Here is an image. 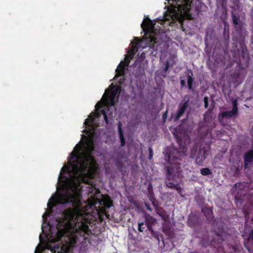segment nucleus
<instances>
[{
  "label": "nucleus",
  "instance_id": "2",
  "mask_svg": "<svg viewBox=\"0 0 253 253\" xmlns=\"http://www.w3.org/2000/svg\"><path fill=\"white\" fill-rule=\"evenodd\" d=\"M94 150V146L92 142L87 144L85 151L82 154L80 159L73 162V169L75 175L79 174H87L92 166L95 163L94 157L92 153Z\"/></svg>",
  "mask_w": 253,
  "mask_h": 253
},
{
  "label": "nucleus",
  "instance_id": "35",
  "mask_svg": "<svg viewBox=\"0 0 253 253\" xmlns=\"http://www.w3.org/2000/svg\"><path fill=\"white\" fill-rule=\"evenodd\" d=\"M180 85H181V88H183V87L186 86V82L184 80H183V79L180 80Z\"/></svg>",
  "mask_w": 253,
  "mask_h": 253
},
{
  "label": "nucleus",
  "instance_id": "42",
  "mask_svg": "<svg viewBox=\"0 0 253 253\" xmlns=\"http://www.w3.org/2000/svg\"><path fill=\"white\" fill-rule=\"evenodd\" d=\"M53 205H54L56 203V201L55 199L52 200Z\"/></svg>",
  "mask_w": 253,
  "mask_h": 253
},
{
  "label": "nucleus",
  "instance_id": "18",
  "mask_svg": "<svg viewBox=\"0 0 253 253\" xmlns=\"http://www.w3.org/2000/svg\"><path fill=\"white\" fill-rule=\"evenodd\" d=\"M121 87L118 86L109 95V99L111 106H115V98L117 94L120 91Z\"/></svg>",
  "mask_w": 253,
  "mask_h": 253
},
{
  "label": "nucleus",
  "instance_id": "9",
  "mask_svg": "<svg viewBox=\"0 0 253 253\" xmlns=\"http://www.w3.org/2000/svg\"><path fill=\"white\" fill-rule=\"evenodd\" d=\"M100 205L103 207L100 208L98 213L101 212L102 214H106V210L109 209L112 206V201L111 198L108 196L106 198H104L100 201Z\"/></svg>",
  "mask_w": 253,
  "mask_h": 253
},
{
  "label": "nucleus",
  "instance_id": "8",
  "mask_svg": "<svg viewBox=\"0 0 253 253\" xmlns=\"http://www.w3.org/2000/svg\"><path fill=\"white\" fill-rule=\"evenodd\" d=\"M178 7L180 10H183L186 14H188L191 9L196 7L198 0H174Z\"/></svg>",
  "mask_w": 253,
  "mask_h": 253
},
{
  "label": "nucleus",
  "instance_id": "31",
  "mask_svg": "<svg viewBox=\"0 0 253 253\" xmlns=\"http://www.w3.org/2000/svg\"><path fill=\"white\" fill-rule=\"evenodd\" d=\"M204 105L206 108H207L209 106V98L207 96H206L204 98Z\"/></svg>",
  "mask_w": 253,
  "mask_h": 253
},
{
  "label": "nucleus",
  "instance_id": "16",
  "mask_svg": "<svg viewBox=\"0 0 253 253\" xmlns=\"http://www.w3.org/2000/svg\"><path fill=\"white\" fill-rule=\"evenodd\" d=\"M122 124L121 122H119L118 123V132L119 134V137L120 138V141H121V146L123 147L125 145V138L124 136L123 131L122 128Z\"/></svg>",
  "mask_w": 253,
  "mask_h": 253
},
{
  "label": "nucleus",
  "instance_id": "5",
  "mask_svg": "<svg viewBox=\"0 0 253 253\" xmlns=\"http://www.w3.org/2000/svg\"><path fill=\"white\" fill-rule=\"evenodd\" d=\"M231 53L233 56V61L241 68H243L244 65L247 66L249 64L250 57L246 47L242 46L241 54L238 49L231 50Z\"/></svg>",
  "mask_w": 253,
  "mask_h": 253
},
{
  "label": "nucleus",
  "instance_id": "43",
  "mask_svg": "<svg viewBox=\"0 0 253 253\" xmlns=\"http://www.w3.org/2000/svg\"><path fill=\"white\" fill-rule=\"evenodd\" d=\"M217 235H218V236H220L221 235H220V232H218V233H217Z\"/></svg>",
  "mask_w": 253,
  "mask_h": 253
},
{
  "label": "nucleus",
  "instance_id": "6",
  "mask_svg": "<svg viewBox=\"0 0 253 253\" xmlns=\"http://www.w3.org/2000/svg\"><path fill=\"white\" fill-rule=\"evenodd\" d=\"M81 195L77 193H66L59 196L58 202L62 204H71L77 208L81 204Z\"/></svg>",
  "mask_w": 253,
  "mask_h": 253
},
{
  "label": "nucleus",
  "instance_id": "4",
  "mask_svg": "<svg viewBox=\"0 0 253 253\" xmlns=\"http://www.w3.org/2000/svg\"><path fill=\"white\" fill-rule=\"evenodd\" d=\"M141 26L145 34L149 36V37L147 38V40H149V42H151L149 43L150 45L153 43H157V39L155 37L156 29H155V21H152L147 17L145 18L144 22L141 24Z\"/></svg>",
  "mask_w": 253,
  "mask_h": 253
},
{
  "label": "nucleus",
  "instance_id": "14",
  "mask_svg": "<svg viewBox=\"0 0 253 253\" xmlns=\"http://www.w3.org/2000/svg\"><path fill=\"white\" fill-rule=\"evenodd\" d=\"M99 114L98 113L97 114L94 113H91L87 119H86L84 122V125L86 127H92V124L94 121L95 118L96 117H98Z\"/></svg>",
  "mask_w": 253,
  "mask_h": 253
},
{
  "label": "nucleus",
  "instance_id": "40",
  "mask_svg": "<svg viewBox=\"0 0 253 253\" xmlns=\"http://www.w3.org/2000/svg\"><path fill=\"white\" fill-rule=\"evenodd\" d=\"M145 207L148 210H149L150 211H152V209L150 207V206L148 205L145 204Z\"/></svg>",
  "mask_w": 253,
  "mask_h": 253
},
{
  "label": "nucleus",
  "instance_id": "19",
  "mask_svg": "<svg viewBox=\"0 0 253 253\" xmlns=\"http://www.w3.org/2000/svg\"><path fill=\"white\" fill-rule=\"evenodd\" d=\"M95 108L96 109H98V111H99L100 112V113L103 115L105 123H106V124H108L109 121H108V117H107V114L106 113V111H105V109H102V106L100 104L99 102H98L96 104Z\"/></svg>",
  "mask_w": 253,
  "mask_h": 253
},
{
  "label": "nucleus",
  "instance_id": "37",
  "mask_svg": "<svg viewBox=\"0 0 253 253\" xmlns=\"http://www.w3.org/2000/svg\"><path fill=\"white\" fill-rule=\"evenodd\" d=\"M179 23L180 24V27L181 28H182V30L184 31V30L183 29V20L180 19L179 20Z\"/></svg>",
  "mask_w": 253,
  "mask_h": 253
},
{
  "label": "nucleus",
  "instance_id": "23",
  "mask_svg": "<svg viewBox=\"0 0 253 253\" xmlns=\"http://www.w3.org/2000/svg\"><path fill=\"white\" fill-rule=\"evenodd\" d=\"M46 248L50 250L52 253H55L57 252V250L60 248V245L59 244H57L54 247H51L49 245H47Z\"/></svg>",
  "mask_w": 253,
  "mask_h": 253
},
{
  "label": "nucleus",
  "instance_id": "24",
  "mask_svg": "<svg viewBox=\"0 0 253 253\" xmlns=\"http://www.w3.org/2000/svg\"><path fill=\"white\" fill-rule=\"evenodd\" d=\"M200 171L201 173L205 176L209 175L211 174V170L208 168L201 169Z\"/></svg>",
  "mask_w": 253,
  "mask_h": 253
},
{
  "label": "nucleus",
  "instance_id": "26",
  "mask_svg": "<svg viewBox=\"0 0 253 253\" xmlns=\"http://www.w3.org/2000/svg\"><path fill=\"white\" fill-rule=\"evenodd\" d=\"M232 110L238 114V102L236 99L233 101Z\"/></svg>",
  "mask_w": 253,
  "mask_h": 253
},
{
  "label": "nucleus",
  "instance_id": "36",
  "mask_svg": "<svg viewBox=\"0 0 253 253\" xmlns=\"http://www.w3.org/2000/svg\"><path fill=\"white\" fill-rule=\"evenodd\" d=\"M169 61H167L166 64V66H165V72H167L169 70Z\"/></svg>",
  "mask_w": 253,
  "mask_h": 253
},
{
  "label": "nucleus",
  "instance_id": "7",
  "mask_svg": "<svg viewBox=\"0 0 253 253\" xmlns=\"http://www.w3.org/2000/svg\"><path fill=\"white\" fill-rule=\"evenodd\" d=\"M132 49L131 50V52L129 53V54L126 57L125 61H122L120 62V64L118 65L117 69L116 70V72H117V74H119V76H121L124 74V67L125 66H127L129 65L130 60L133 57L134 53L137 51L139 47V43H135L132 42Z\"/></svg>",
  "mask_w": 253,
  "mask_h": 253
},
{
  "label": "nucleus",
  "instance_id": "15",
  "mask_svg": "<svg viewBox=\"0 0 253 253\" xmlns=\"http://www.w3.org/2000/svg\"><path fill=\"white\" fill-rule=\"evenodd\" d=\"M187 84L188 88L189 90H192L193 89V83L194 81V78L193 77V73L191 69L187 70Z\"/></svg>",
  "mask_w": 253,
  "mask_h": 253
},
{
  "label": "nucleus",
  "instance_id": "12",
  "mask_svg": "<svg viewBox=\"0 0 253 253\" xmlns=\"http://www.w3.org/2000/svg\"><path fill=\"white\" fill-rule=\"evenodd\" d=\"M238 113L234 111L231 110L229 111H223L221 112L219 115V120L220 123H221V120L223 118H236L238 116Z\"/></svg>",
  "mask_w": 253,
  "mask_h": 253
},
{
  "label": "nucleus",
  "instance_id": "13",
  "mask_svg": "<svg viewBox=\"0 0 253 253\" xmlns=\"http://www.w3.org/2000/svg\"><path fill=\"white\" fill-rule=\"evenodd\" d=\"M82 155V154H79L78 152H72L71 154H70V160H74V161L72 162V172L73 173V177H79V176H85L87 174H77V175H75V174L74 173V171H73V162L76 160H78V159H79L80 161H82L81 159L80 158V157Z\"/></svg>",
  "mask_w": 253,
  "mask_h": 253
},
{
  "label": "nucleus",
  "instance_id": "33",
  "mask_svg": "<svg viewBox=\"0 0 253 253\" xmlns=\"http://www.w3.org/2000/svg\"><path fill=\"white\" fill-rule=\"evenodd\" d=\"M176 190V191H177V192L180 194L181 191V188L180 187V186L179 185V184L178 183H176V185L174 188Z\"/></svg>",
  "mask_w": 253,
  "mask_h": 253
},
{
  "label": "nucleus",
  "instance_id": "21",
  "mask_svg": "<svg viewBox=\"0 0 253 253\" xmlns=\"http://www.w3.org/2000/svg\"><path fill=\"white\" fill-rule=\"evenodd\" d=\"M115 164L117 168V169L121 172L123 170L124 164L122 161L120 159H117L115 161Z\"/></svg>",
  "mask_w": 253,
  "mask_h": 253
},
{
  "label": "nucleus",
  "instance_id": "17",
  "mask_svg": "<svg viewBox=\"0 0 253 253\" xmlns=\"http://www.w3.org/2000/svg\"><path fill=\"white\" fill-rule=\"evenodd\" d=\"M232 18L233 20V24L234 25L235 28L236 29L237 31L241 30L242 29V26L241 24L240 23V18L232 13Z\"/></svg>",
  "mask_w": 253,
  "mask_h": 253
},
{
  "label": "nucleus",
  "instance_id": "30",
  "mask_svg": "<svg viewBox=\"0 0 253 253\" xmlns=\"http://www.w3.org/2000/svg\"><path fill=\"white\" fill-rule=\"evenodd\" d=\"M148 151L149 153L148 159L150 160L152 159L153 156V152L152 147H150L148 149Z\"/></svg>",
  "mask_w": 253,
  "mask_h": 253
},
{
  "label": "nucleus",
  "instance_id": "20",
  "mask_svg": "<svg viewBox=\"0 0 253 253\" xmlns=\"http://www.w3.org/2000/svg\"><path fill=\"white\" fill-rule=\"evenodd\" d=\"M197 222L196 217L194 215H190L188 217L187 220V224L190 227H193L195 225Z\"/></svg>",
  "mask_w": 253,
  "mask_h": 253
},
{
  "label": "nucleus",
  "instance_id": "10",
  "mask_svg": "<svg viewBox=\"0 0 253 253\" xmlns=\"http://www.w3.org/2000/svg\"><path fill=\"white\" fill-rule=\"evenodd\" d=\"M189 104V100L185 101L183 103H180L178 106V109L176 113V116L175 117V121H177L185 113L186 109L188 107Z\"/></svg>",
  "mask_w": 253,
  "mask_h": 253
},
{
  "label": "nucleus",
  "instance_id": "11",
  "mask_svg": "<svg viewBox=\"0 0 253 253\" xmlns=\"http://www.w3.org/2000/svg\"><path fill=\"white\" fill-rule=\"evenodd\" d=\"M244 168L245 169L248 168L249 165L253 161V150H250L246 152L243 157Z\"/></svg>",
  "mask_w": 253,
  "mask_h": 253
},
{
  "label": "nucleus",
  "instance_id": "39",
  "mask_svg": "<svg viewBox=\"0 0 253 253\" xmlns=\"http://www.w3.org/2000/svg\"><path fill=\"white\" fill-rule=\"evenodd\" d=\"M140 57L143 60L145 58V53L144 52L142 53L140 56Z\"/></svg>",
  "mask_w": 253,
  "mask_h": 253
},
{
  "label": "nucleus",
  "instance_id": "38",
  "mask_svg": "<svg viewBox=\"0 0 253 253\" xmlns=\"http://www.w3.org/2000/svg\"><path fill=\"white\" fill-rule=\"evenodd\" d=\"M210 115V113L207 111L204 114V120H206L208 115Z\"/></svg>",
  "mask_w": 253,
  "mask_h": 253
},
{
  "label": "nucleus",
  "instance_id": "32",
  "mask_svg": "<svg viewBox=\"0 0 253 253\" xmlns=\"http://www.w3.org/2000/svg\"><path fill=\"white\" fill-rule=\"evenodd\" d=\"M43 249L42 247L40 246V247L38 246L35 251V253H42V251Z\"/></svg>",
  "mask_w": 253,
  "mask_h": 253
},
{
  "label": "nucleus",
  "instance_id": "27",
  "mask_svg": "<svg viewBox=\"0 0 253 253\" xmlns=\"http://www.w3.org/2000/svg\"><path fill=\"white\" fill-rule=\"evenodd\" d=\"M146 226H147L148 230L151 232H154L151 224L148 221L147 218H146Z\"/></svg>",
  "mask_w": 253,
  "mask_h": 253
},
{
  "label": "nucleus",
  "instance_id": "44",
  "mask_svg": "<svg viewBox=\"0 0 253 253\" xmlns=\"http://www.w3.org/2000/svg\"><path fill=\"white\" fill-rule=\"evenodd\" d=\"M247 249L249 251H250V249L249 248H247Z\"/></svg>",
  "mask_w": 253,
  "mask_h": 253
},
{
  "label": "nucleus",
  "instance_id": "28",
  "mask_svg": "<svg viewBox=\"0 0 253 253\" xmlns=\"http://www.w3.org/2000/svg\"><path fill=\"white\" fill-rule=\"evenodd\" d=\"M205 157L203 156L202 155L201 156V158L200 155H199L196 158V162L197 163L200 164L202 163L204 160H205Z\"/></svg>",
  "mask_w": 253,
  "mask_h": 253
},
{
  "label": "nucleus",
  "instance_id": "22",
  "mask_svg": "<svg viewBox=\"0 0 253 253\" xmlns=\"http://www.w3.org/2000/svg\"><path fill=\"white\" fill-rule=\"evenodd\" d=\"M202 211L204 213L207 218H210L212 214V211L209 208H204L202 209Z\"/></svg>",
  "mask_w": 253,
  "mask_h": 253
},
{
  "label": "nucleus",
  "instance_id": "3",
  "mask_svg": "<svg viewBox=\"0 0 253 253\" xmlns=\"http://www.w3.org/2000/svg\"><path fill=\"white\" fill-rule=\"evenodd\" d=\"M186 157V152L184 151L177 152L175 155L170 154L168 155L169 165L166 167V177L168 180L174 179L179 176Z\"/></svg>",
  "mask_w": 253,
  "mask_h": 253
},
{
  "label": "nucleus",
  "instance_id": "34",
  "mask_svg": "<svg viewBox=\"0 0 253 253\" xmlns=\"http://www.w3.org/2000/svg\"><path fill=\"white\" fill-rule=\"evenodd\" d=\"M249 238L253 242V229L250 230L249 232Z\"/></svg>",
  "mask_w": 253,
  "mask_h": 253
},
{
  "label": "nucleus",
  "instance_id": "25",
  "mask_svg": "<svg viewBox=\"0 0 253 253\" xmlns=\"http://www.w3.org/2000/svg\"><path fill=\"white\" fill-rule=\"evenodd\" d=\"M138 230L139 232H143L146 226L143 222H139L138 224Z\"/></svg>",
  "mask_w": 253,
  "mask_h": 253
},
{
  "label": "nucleus",
  "instance_id": "29",
  "mask_svg": "<svg viewBox=\"0 0 253 253\" xmlns=\"http://www.w3.org/2000/svg\"><path fill=\"white\" fill-rule=\"evenodd\" d=\"M176 183L172 182H167V186L169 188L174 189Z\"/></svg>",
  "mask_w": 253,
  "mask_h": 253
},
{
  "label": "nucleus",
  "instance_id": "1",
  "mask_svg": "<svg viewBox=\"0 0 253 253\" xmlns=\"http://www.w3.org/2000/svg\"><path fill=\"white\" fill-rule=\"evenodd\" d=\"M75 214L76 211L72 208L67 209L63 212L64 227L62 229H58L56 238L53 239V242L61 240L66 234L68 235L69 241L63 244L60 248V251L57 253H74V248L78 244L85 241L87 239L86 236L91 233L85 223L78 221L73 223ZM78 253H87L85 247L81 248Z\"/></svg>",
  "mask_w": 253,
  "mask_h": 253
},
{
  "label": "nucleus",
  "instance_id": "41",
  "mask_svg": "<svg viewBox=\"0 0 253 253\" xmlns=\"http://www.w3.org/2000/svg\"><path fill=\"white\" fill-rule=\"evenodd\" d=\"M167 117V111H166L163 115V119H166Z\"/></svg>",
  "mask_w": 253,
  "mask_h": 253
}]
</instances>
